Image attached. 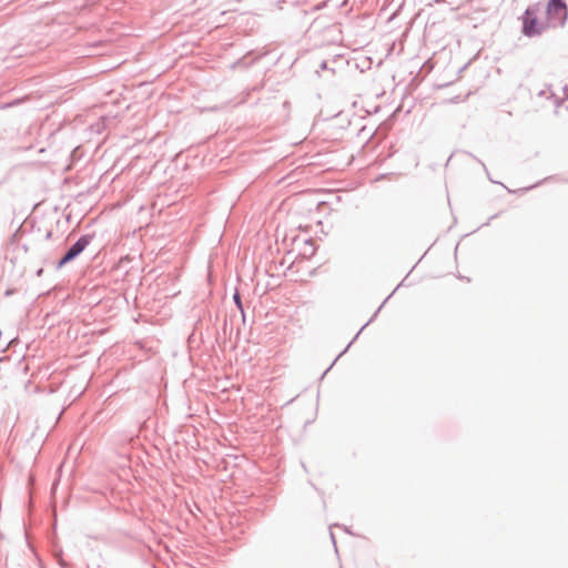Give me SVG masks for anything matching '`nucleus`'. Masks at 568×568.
Masks as SVG:
<instances>
[{"label": "nucleus", "mask_w": 568, "mask_h": 568, "mask_svg": "<svg viewBox=\"0 0 568 568\" xmlns=\"http://www.w3.org/2000/svg\"><path fill=\"white\" fill-rule=\"evenodd\" d=\"M540 3L536 2L526 8L521 16V33L527 38L539 37L549 28L547 22L539 20Z\"/></svg>", "instance_id": "obj_1"}, {"label": "nucleus", "mask_w": 568, "mask_h": 568, "mask_svg": "<svg viewBox=\"0 0 568 568\" xmlns=\"http://www.w3.org/2000/svg\"><path fill=\"white\" fill-rule=\"evenodd\" d=\"M568 19V6L565 0H548L546 22L549 28H564Z\"/></svg>", "instance_id": "obj_2"}, {"label": "nucleus", "mask_w": 568, "mask_h": 568, "mask_svg": "<svg viewBox=\"0 0 568 568\" xmlns=\"http://www.w3.org/2000/svg\"><path fill=\"white\" fill-rule=\"evenodd\" d=\"M94 234L81 235L63 254V256L57 262L55 267L62 268L68 263L74 261L92 242Z\"/></svg>", "instance_id": "obj_3"}, {"label": "nucleus", "mask_w": 568, "mask_h": 568, "mask_svg": "<svg viewBox=\"0 0 568 568\" xmlns=\"http://www.w3.org/2000/svg\"><path fill=\"white\" fill-rule=\"evenodd\" d=\"M142 427V422L138 420L128 429H119L115 430L111 435V442L114 446L120 448H125L131 443H133L138 437Z\"/></svg>", "instance_id": "obj_4"}, {"label": "nucleus", "mask_w": 568, "mask_h": 568, "mask_svg": "<svg viewBox=\"0 0 568 568\" xmlns=\"http://www.w3.org/2000/svg\"><path fill=\"white\" fill-rule=\"evenodd\" d=\"M392 297V294H389L385 300L384 302L379 305V307L375 311V313L372 315V317L368 320L367 323H365L361 329L357 332V334L354 336V338L347 344V346L335 357V359L333 361V363L328 366V368L323 373L322 375V378L326 375V373L334 366V364L337 362V359L343 356L347 351L348 348L351 347V345L357 339V337L359 336V334L363 332V329L368 326L378 315L379 311L382 310V307L386 304V302Z\"/></svg>", "instance_id": "obj_5"}, {"label": "nucleus", "mask_w": 568, "mask_h": 568, "mask_svg": "<svg viewBox=\"0 0 568 568\" xmlns=\"http://www.w3.org/2000/svg\"><path fill=\"white\" fill-rule=\"evenodd\" d=\"M233 301H234V304L236 305V308L241 312L243 320H244L245 318L244 306L242 303L241 295L237 291H235V293L233 294Z\"/></svg>", "instance_id": "obj_6"}, {"label": "nucleus", "mask_w": 568, "mask_h": 568, "mask_svg": "<svg viewBox=\"0 0 568 568\" xmlns=\"http://www.w3.org/2000/svg\"><path fill=\"white\" fill-rule=\"evenodd\" d=\"M469 155H470L471 158H474L478 163H480V165L483 166V169H484V170H485V172L487 173L488 179H489L493 183H497L496 181H494V180L489 176V172H488V169H487L486 164H485L481 160H479V159H477L476 156H474L471 153H469Z\"/></svg>", "instance_id": "obj_7"}, {"label": "nucleus", "mask_w": 568, "mask_h": 568, "mask_svg": "<svg viewBox=\"0 0 568 568\" xmlns=\"http://www.w3.org/2000/svg\"><path fill=\"white\" fill-rule=\"evenodd\" d=\"M19 103H20V100H14V101H12V102L4 103V104L2 105V109H8V108H11V106L17 105V104H19Z\"/></svg>", "instance_id": "obj_8"}, {"label": "nucleus", "mask_w": 568, "mask_h": 568, "mask_svg": "<svg viewBox=\"0 0 568 568\" xmlns=\"http://www.w3.org/2000/svg\"><path fill=\"white\" fill-rule=\"evenodd\" d=\"M333 526H334V527H338V528L343 529L345 532H347V534L352 535V531H351V530H349V528H348L347 526H345V525L334 524Z\"/></svg>", "instance_id": "obj_9"}, {"label": "nucleus", "mask_w": 568, "mask_h": 568, "mask_svg": "<svg viewBox=\"0 0 568 568\" xmlns=\"http://www.w3.org/2000/svg\"><path fill=\"white\" fill-rule=\"evenodd\" d=\"M320 70H326L327 69V62L325 60H323L321 63H320Z\"/></svg>", "instance_id": "obj_10"}, {"label": "nucleus", "mask_w": 568, "mask_h": 568, "mask_svg": "<svg viewBox=\"0 0 568 568\" xmlns=\"http://www.w3.org/2000/svg\"><path fill=\"white\" fill-rule=\"evenodd\" d=\"M51 236H52V230H47V231H45V234H44V239H45V240H50V239H51Z\"/></svg>", "instance_id": "obj_11"}, {"label": "nucleus", "mask_w": 568, "mask_h": 568, "mask_svg": "<svg viewBox=\"0 0 568 568\" xmlns=\"http://www.w3.org/2000/svg\"><path fill=\"white\" fill-rule=\"evenodd\" d=\"M329 536H331L332 542L334 544V547L336 548L335 536L332 531L329 532Z\"/></svg>", "instance_id": "obj_12"}, {"label": "nucleus", "mask_w": 568, "mask_h": 568, "mask_svg": "<svg viewBox=\"0 0 568 568\" xmlns=\"http://www.w3.org/2000/svg\"><path fill=\"white\" fill-rule=\"evenodd\" d=\"M42 272H43V270H42V268H39V270L37 271V275H38V276H41Z\"/></svg>", "instance_id": "obj_13"}, {"label": "nucleus", "mask_w": 568, "mask_h": 568, "mask_svg": "<svg viewBox=\"0 0 568 568\" xmlns=\"http://www.w3.org/2000/svg\"><path fill=\"white\" fill-rule=\"evenodd\" d=\"M22 248H23L24 252H28V245L27 244H23Z\"/></svg>", "instance_id": "obj_14"}]
</instances>
